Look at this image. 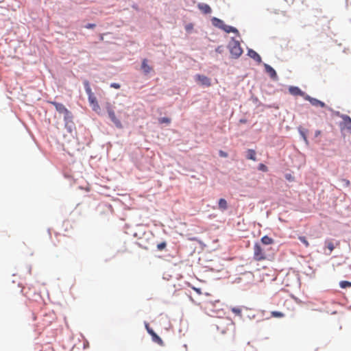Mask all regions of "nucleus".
I'll use <instances>...</instances> for the list:
<instances>
[{
  "mask_svg": "<svg viewBox=\"0 0 351 351\" xmlns=\"http://www.w3.org/2000/svg\"><path fill=\"white\" fill-rule=\"evenodd\" d=\"M106 110L108 112V117L111 121L114 124V125L118 128H122L123 125L121 121L117 117L115 114V112L114 110V108L112 104L109 102H107L105 105Z\"/></svg>",
  "mask_w": 351,
  "mask_h": 351,
  "instance_id": "1",
  "label": "nucleus"
},
{
  "mask_svg": "<svg viewBox=\"0 0 351 351\" xmlns=\"http://www.w3.org/2000/svg\"><path fill=\"white\" fill-rule=\"evenodd\" d=\"M267 258L266 249L259 243H255L254 246V259L256 261H263Z\"/></svg>",
  "mask_w": 351,
  "mask_h": 351,
  "instance_id": "2",
  "label": "nucleus"
},
{
  "mask_svg": "<svg viewBox=\"0 0 351 351\" xmlns=\"http://www.w3.org/2000/svg\"><path fill=\"white\" fill-rule=\"evenodd\" d=\"M228 47L231 56L234 58H239L243 53L239 42L234 38L230 42Z\"/></svg>",
  "mask_w": 351,
  "mask_h": 351,
  "instance_id": "3",
  "label": "nucleus"
},
{
  "mask_svg": "<svg viewBox=\"0 0 351 351\" xmlns=\"http://www.w3.org/2000/svg\"><path fill=\"white\" fill-rule=\"evenodd\" d=\"M51 104L54 106L56 110L61 114H64V120H70L72 119L71 112L62 104L56 101H49Z\"/></svg>",
  "mask_w": 351,
  "mask_h": 351,
  "instance_id": "4",
  "label": "nucleus"
},
{
  "mask_svg": "<svg viewBox=\"0 0 351 351\" xmlns=\"http://www.w3.org/2000/svg\"><path fill=\"white\" fill-rule=\"evenodd\" d=\"M215 21H217V23H220L221 25H219V27L220 29H223V31H225L226 33L233 32V33H235L237 34H239V31L237 29H236L234 27L224 24L223 21H221V19L215 18Z\"/></svg>",
  "mask_w": 351,
  "mask_h": 351,
  "instance_id": "5",
  "label": "nucleus"
},
{
  "mask_svg": "<svg viewBox=\"0 0 351 351\" xmlns=\"http://www.w3.org/2000/svg\"><path fill=\"white\" fill-rule=\"evenodd\" d=\"M195 80L197 81L201 85L206 86L207 87L210 86L211 82L210 78L203 75H196Z\"/></svg>",
  "mask_w": 351,
  "mask_h": 351,
  "instance_id": "6",
  "label": "nucleus"
},
{
  "mask_svg": "<svg viewBox=\"0 0 351 351\" xmlns=\"http://www.w3.org/2000/svg\"><path fill=\"white\" fill-rule=\"evenodd\" d=\"M289 92L290 94L294 96H302L304 99L307 95L304 92L302 91L301 89L297 86H290L289 88Z\"/></svg>",
  "mask_w": 351,
  "mask_h": 351,
  "instance_id": "7",
  "label": "nucleus"
},
{
  "mask_svg": "<svg viewBox=\"0 0 351 351\" xmlns=\"http://www.w3.org/2000/svg\"><path fill=\"white\" fill-rule=\"evenodd\" d=\"M88 101L93 108V110L99 113L100 110V106L97 102V98L95 95L88 97Z\"/></svg>",
  "mask_w": 351,
  "mask_h": 351,
  "instance_id": "8",
  "label": "nucleus"
},
{
  "mask_svg": "<svg viewBox=\"0 0 351 351\" xmlns=\"http://www.w3.org/2000/svg\"><path fill=\"white\" fill-rule=\"evenodd\" d=\"M305 100L308 101L314 106H320L322 108L325 107V104L315 98H313L309 95L305 97Z\"/></svg>",
  "mask_w": 351,
  "mask_h": 351,
  "instance_id": "9",
  "label": "nucleus"
},
{
  "mask_svg": "<svg viewBox=\"0 0 351 351\" xmlns=\"http://www.w3.org/2000/svg\"><path fill=\"white\" fill-rule=\"evenodd\" d=\"M149 335L152 336L153 341L161 346H164V342L162 339L153 330H150Z\"/></svg>",
  "mask_w": 351,
  "mask_h": 351,
  "instance_id": "10",
  "label": "nucleus"
},
{
  "mask_svg": "<svg viewBox=\"0 0 351 351\" xmlns=\"http://www.w3.org/2000/svg\"><path fill=\"white\" fill-rule=\"evenodd\" d=\"M265 71L269 75L271 78L276 80L278 76L276 71L269 64H265Z\"/></svg>",
  "mask_w": 351,
  "mask_h": 351,
  "instance_id": "11",
  "label": "nucleus"
},
{
  "mask_svg": "<svg viewBox=\"0 0 351 351\" xmlns=\"http://www.w3.org/2000/svg\"><path fill=\"white\" fill-rule=\"evenodd\" d=\"M147 60L143 59L141 64V69L145 74H148L152 71V67L147 64Z\"/></svg>",
  "mask_w": 351,
  "mask_h": 351,
  "instance_id": "12",
  "label": "nucleus"
},
{
  "mask_svg": "<svg viewBox=\"0 0 351 351\" xmlns=\"http://www.w3.org/2000/svg\"><path fill=\"white\" fill-rule=\"evenodd\" d=\"M198 8L204 14H210L212 12L210 7L206 3H199Z\"/></svg>",
  "mask_w": 351,
  "mask_h": 351,
  "instance_id": "13",
  "label": "nucleus"
},
{
  "mask_svg": "<svg viewBox=\"0 0 351 351\" xmlns=\"http://www.w3.org/2000/svg\"><path fill=\"white\" fill-rule=\"evenodd\" d=\"M218 206H219V210H221L222 211L226 210L228 208L227 201L223 198L219 199V202H218Z\"/></svg>",
  "mask_w": 351,
  "mask_h": 351,
  "instance_id": "14",
  "label": "nucleus"
},
{
  "mask_svg": "<svg viewBox=\"0 0 351 351\" xmlns=\"http://www.w3.org/2000/svg\"><path fill=\"white\" fill-rule=\"evenodd\" d=\"M343 123L346 128L349 130H351V118L348 115H343L342 117Z\"/></svg>",
  "mask_w": 351,
  "mask_h": 351,
  "instance_id": "15",
  "label": "nucleus"
},
{
  "mask_svg": "<svg viewBox=\"0 0 351 351\" xmlns=\"http://www.w3.org/2000/svg\"><path fill=\"white\" fill-rule=\"evenodd\" d=\"M261 243L264 245H271L274 243V240L268 236L263 237L261 238Z\"/></svg>",
  "mask_w": 351,
  "mask_h": 351,
  "instance_id": "16",
  "label": "nucleus"
},
{
  "mask_svg": "<svg viewBox=\"0 0 351 351\" xmlns=\"http://www.w3.org/2000/svg\"><path fill=\"white\" fill-rule=\"evenodd\" d=\"M247 158L254 161L256 160V152L254 149H248L247 152Z\"/></svg>",
  "mask_w": 351,
  "mask_h": 351,
  "instance_id": "17",
  "label": "nucleus"
},
{
  "mask_svg": "<svg viewBox=\"0 0 351 351\" xmlns=\"http://www.w3.org/2000/svg\"><path fill=\"white\" fill-rule=\"evenodd\" d=\"M249 55L251 58L254 59L258 62H261V57L254 50L249 51Z\"/></svg>",
  "mask_w": 351,
  "mask_h": 351,
  "instance_id": "18",
  "label": "nucleus"
},
{
  "mask_svg": "<svg viewBox=\"0 0 351 351\" xmlns=\"http://www.w3.org/2000/svg\"><path fill=\"white\" fill-rule=\"evenodd\" d=\"M339 286L342 289H346L348 287H351V282L346 280H342L339 282Z\"/></svg>",
  "mask_w": 351,
  "mask_h": 351,
  "instance_id": "19",
  "label": "nucleus"
},
{
  "mask_svg": "<svg viewBox=\"0 0 351 351\" xmlns=\"http://www.w3.org/2000/svg\"><path fill=\"white\" fill-rule=\"evenodd\" d=\"M271 317H277V318H281L285 316L284 313H282L280 311H271Z\"/></svg>",
  "mask_w": 351,
  "mask_h": 351,
  "instance_id": "20",
  "label": "nucleus"
},
{
  "mask_svg": "<svg viewBox=\"0 0 351 351\" xmlns=\"http://www.w3.org/2000/svg\"><path fill=\"white\" fill-rule=\"evenodd\" d=\"M166 247H167V243L165 241L160 243L157 245V249L159 251H162L164 249H165Z\"/></svg>",
  "mask_w": 351,
  "mask_h": 351,
  "instance_id": "21",
  "label": "nucleus"
},
{
  "mask_svg": "<svg viewBox=\"0 0 351 351\" xmlns=\"http://www.w3.org/2000/svg\"><path fill=\"white\" fill-rule=\"evenodd\" d=\"M326 247L329 250L330 253L334 250L335 246L332 241H326Z\"/></svg>",
  "mask_w": 351,
  "mask_h": 351,
  "instance_id": "22",
  "label": "nucleus"
},
{
  "mask_svg": "<svg viewBox=\"0 0 351 351\" xmlns=\"http://www.w3.org/2000/svg\"><path fill=\"white\" fill-rule=\"evenodd\" d=\"M158 121H159L160 123H167V124H169L171 122V119L169 118H167V117H162V118L159 119Z\"/></svg>",
  "mask_w": 351,
  "mask_h": 351,
  "instance_id": "23",
  "label": "nucleus"
},
{
  "mask_svg": "<svg viewBox=\"0 0 351 351\" xmlns=\"http://www.w3.org/2000/svg\"><path fill=\"white\" fill-rule=\"evenodd\" d=\"M299 239L300 241L304 244V245L308 247L309 246V243L308 241L306 240V237H299Z\"/></svg>",
  "mask_w": 351,
  "mask_h": 351,
  "instance_id": "24",
  "label": "nucleus"
},
{
  "mask_svg": "<svg viewBox=\"0 0 351 351\" xmlns=\"http://www.w3.org/2000/svg\"><path fill=\"white\" fill-rule=\"evenodd\" d=\"M258 169L263 172H267L268 171L267 167L262 163L259 164Z\"/></svg>",
  "mask_w": 351,
  "mask_h": 351,
  "instance_id": "25",
  "label": "nucleus"
},
{
  "mask_svg": "<svg viewBox=\"0 0 351 351\" xmlns=\"http://www.w3.org/2000/svg\"><path fill=\"white\" fill-rule=\"evenodd\" d=\"M232 311L237 315H241V309L238 307H234L232 308Z\"/></svg>",
  "mask_w": 351,
  "mask_h": 351,
  "instance_id": "26",
  "label": "nucleus"
},
{
  "mask_svg": "<svg viewBox=\"0 0 351 351\" xmlns=\"http://www.w3.org/2000/svg\"><path fill=\"white\" fill-rule=\"evenodd\" d=\"M285 178H286L287 180L290 181V182H293V181H294V177H293V176H292V175H291V174H290V173H287V174H286V175H285Z\"/></svg>",
  "mask_w": 351,
  "mask_h": 351,
  "instance_id": "27",
  "label": "nucleus"
},
{
  "mask_svg": "<svg viewBox=\"0 0 351 351\" xmlns=\"http://www.w3.org/2000/svg\"><path fill=\"white\" fill-rule=\"evenodd\" d=\"M219 155L222 158H227L228 156V154L223 150H219Z\"/></svg>",
  "mask_w": 351,
  "mask_h": 351,
  "instance_id": "28",
  "label": "nucleus"
},
{
  "mask_svg": "<svg viewBox=\"0 0 351 351\" xmlns=\"http://www.w3.org/2000/svg\"><path fill=\"white\" fill-rule=\"evenodd\" d=\"M87 95L88 97H90V96H93L94 95L93 93L92 92V90L90 88V87H88L87 88L85 89Z\"/></svg>",
  "mask_w": 351,
  "mask_h": 351,
  "instance_id": "29",
  "label": "nucleus"
},
{
  "mask_svg": "<svg viewBox=\"0 0 351 351\" xmlns=\"http://www.w3.org/2000/svg\"><path fill=\"white\" fill-rule=\"evenodd\" d=\"M193 28V25L192 23H189L186 25L185 29L187 32L191 31Z\"/></svg>",
  "mask_w": 351,
  "mask_h": 351,
  "instance_id": "30",
  "label": "nucleus"
},
{
  "mask_svg": "<svg viewBox=\"0 0 351 351\" xmlns=\"http://www.w3.org/2000/svg\"><path fill=\"white\" fill-rule=\"evenodd\" d=\"M95 26H96V25H95V24H94V23H88V24L85 26V27H86V29H93V28H94Z\"/></svg>",
  "mask_w": 351,
  "mask_h": 351,
  "instance_id": "31",
  "label": "nucleus"
},
{
  "mask_svg": "<svg viewBox=\"0 0 351 351\" xmlns=\"http://www.w3.org/2000/svg\"><path fill=\"white\" fill-rule=\"evenodd\" d=\"M110 86L112 88H116V89H119L120 88V84H117V83H112L110 84Z\"/></svg>",
  "mask_w": 351,
  "mask_h": 351,
  "instance_id": "32",
  "label": "nucleus"
},
{
  "mask_svg": "<svg viewBox=\"0 0 351 351\" xmlns=\"http://www.w3.org/2000/svg\"><path fill=\"white\" fill-rule=\"evenodd\" d=\"M300 134L302 136L304 140L306 142L307 141V138H306L305 133L304 132H302V131H300Z\"/></svg>",
  "mask_w": 351,
  "mask_h": 351,
  "instance_id": "33",
  "label": "nucleus"
},
{
  "mask_svg": "<svg viewBox=\"0 0 351 351\" xmlns=\"http://www.w3.org/2000/svg\"><path fill=\"white\" fill-rule=\"evenodd\" d=\"M145 328H146L147 332L149 334L150 330H152V329L149 327V324H147V323L145 324Z\"/></svg>",
  "mask_w": 351,
  "mask_h": 351,
  "instance_id": "34",
  "label": "nucleus"
},
{
  "mask_svg": "<svg viewBox=\"0 0 351 351\" xmlns=\"http://www.w3.org/2000/svg\"><path fill=\"white\" fill-rule=\"evenodd\" d=\"M213 24L217 27H219V25H221L220 23H217V21H215V18H213Z\"/></svg>",
  "mask_w": 351,
  "mask_h": 351,
  "instance_id": "35",
  "label": "nucleus"
},
{
  "mask_svg": "<svg viewBox=\"0 0 351 351\" xmlns=\"http://www.w3.org/2000/svg\"><path fill=\"white\" fill-rule=\"evenodd\" d=\"M84 84L85 89L87 88L88 87H90L89 82L88 81H85Z\"/></svg>",
  "mask_w": 351,
  "mask_h": 351,
  "instance_id": "36",
  "label": "nucleus"
},
{
  "mask_svg": "<svg viewBox=\"0 0 351 351\" xmlns=\"http://www.w3.org/2000/svg\"><path fill=\"white\" fill-rule=\"evenodd\" d=\"M320 134H321V131L320 130L315 131V137H317L319 135H320Z\"/></svg>",
  "mask_w": 351,
  "mask_h": 351,
  "instance_id": "37",
  "label": "nucleus"
},
{
  "mask_svg": "<svg viewBox=\"0 0 351 351\" xmlns=\"http://www.w3.org/2000/svg\"><path fill=\"white\" fill-rule=\"evenodd\" d=\"M346 184L348 186L350 185V181L348 180H346Z\"/></svg>",
  "mask_w": 351,
  "mask_h": 351,
  "instance_id": "38",
  "label": "nucleus"
},
{
  "mask_svg": "<svg viewBox=\"0 0 351 351\" xmlns=\"http://www.w3.org/2000/svg\"><path fill=\"white\" fill-rule=\"evenodd\" d=\"M350 130V132H351V130Z\"/></svg>",
  "mask_w": 351,
  "mask_h": 351,
  "instance_id": "39",
  "label": "nucleus"
}]
</instances>
